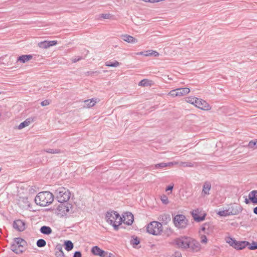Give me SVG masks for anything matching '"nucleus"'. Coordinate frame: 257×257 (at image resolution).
I'll list each match as a JSON object with an SVG mask.
<instances>
[{"mask_svg": "<svg viewBox=\"0 0 257 257\" xmlns=\"http://www.w3.org/2000/svg\"><path fill=\"white\" fill-rule=\"evenodd\" d=\"M177 164H178V163L176 162H169V163L162 162V163H160L159 164H157L155 165L154 166H152V167L153 169H162V168L167 167H171L174 165H176Z\"/></svg>", "mask_w": 257, "mask_h": 257, "instance_id": "nucleus-15", "label": "nucleus"}, {"mask_svg": "<svg viewBox=\"0 0 257 257\" xmlns=\"http://www.w3.org/2000/svg\"><path fill=\"white\" fill-rule=\"evenodd\" d=\"M201 242L202 243H206L207 242V239L205 235H202L201 237Z\"/></svg>", "mask_w": 257, "mask_h": 257, "instance_id": "nucleus-45", "label": "nucleus"}, {"mask_svg": "<svg viewBox=\"0 0 257 257\" xmlns=\"http://www.w3.org/2000/svg\"><path fill=\"white\" fill-rule=\"evenodd\" d=\"M36 244L39 247H43L46 245V242L43 239H39L37 241Z\"/></svg>", "mask_w": 257, "mask_h": 257, "instance_id": "nucleus-30", "label": "nucleus"}, {"mask_svg": "<svg viewBox=\"0 0 257 257\" xmlns=\"http://www.w3.org/2000/svg\"><path fill=\"white\" fill-rule=\"evenodd\" d=\"M173 189V185H169L166 188V191H172Z\"/></svg>", "mask_w": 257, "mask_h": 257, "instance_id": "nucleus-51", "label": "nucleus"}, {"mask_svg": "<svg viewBox=\"0 0 257 257\" xmlns=\"http://www.w3.org/2000/svg\"><path fill=\"white\" fill-rule=\"evenodd\" d=\"M250 201L253 204H257V190H252L248 194Z\"/></svg>", "mask_w": 257, "mask_h": 257, "instance_id": "nucleus-19", "label": "nucleus"}, {"mask_svg": "<svg viewBox=\"0 0 257 257\" xmlns=\"http://www.w3.org/2000/svg\"><path fill=\"white\" fill-rule=\"evenodd\" d=\"M27 245V242L21 237L14 239L13 243L11 246V249L15 253L19 254L24 251L25 247Z\"/></svg>", "mask_w": 257, "mask_h": 257, "instance_id": "nucleus-3", "label": "nucleus"}, {"mask_svg": "<svg viewBox=\"0 0 257 257\" xmlns=\"http://www.w3.org/2000/svg\"><path fill=\"white\" fill-rule=\"evenodd\" d=\"M148 2H150V3H155L156 1L155 0H149V1Z\"/></svg>", "mask_w": 257, "mask_h": 257, "instance_id": "nucleus-56", "label": "nucleus"}, {"mask_svg": "<svg viewBox=\"0 0 257 257\" xmlns=\"http://www.w3.org/2000/svg\"><path fill=\"white\" fill-rule=\"evenodd\" d=\"M230 215H237L240 213L242 210L241 206L237 204L230 205L228 208Z\"/></svg>", "mask_w": 257, "mask_h": 257, "instance_id": "nucleus-13", "label": "nucleus"}, {"mask_svg": "<svg viewBox=\"0 0 257 257\" xmlns=\"http://www.w3.org/2000/svg\"><path fill=\"white\" fill-rule=\"evenodd\" d=\"M250 200L248 199H247L246 197L245 198V200H244V202L246 204H248L250 203Z\"/></svg>", "mask_w": 257, "mask_h": 257, "instance_id": "nucleus-52", "label": "nucleus"}, {"mask_svg": "<svg viewBox=\"0 0 257 257\" xmlns=\"http://www.w3.org/2000/svg\"><path fill=\"white\" fill-rule=\"evenodd\" d=\"M48 44L49 48L51 46L56 45L57 44V41H54H54H48Z\"/></svg>", "mask_w": 257, "mask_h": 257, "instance_id": "nucleus-43", "label": "nucleus"}, {"mask_svg": "<svg viewBox=\"0 0 257 257\" xmlns=\"http://www.w3.org/2000/svg\"><path fill=\"white\" fill-rule=\"evenodd\" d=\"M100 17L105 19H109L111 18V15L110 14H102Z\"/></svg>", "mask_w": 257, "mask_h": 257, "instance_id": "nucleus-42", "label": "nucleus"}, {"mask_svg": "<svg viewBox=\"0 0 257 257\" xmlns=\"http://www.w3.org/2000/svg\"><path fill=\"white\" fill-rule=\"evenodd\" d=\"M108 257H115L114 255L111 253H109Z\"/></svg>", "mask_w": 257, "mask_h": 257, "instance_id": "nucleus-55", "label": "nucleus"}, {"mask_svg": "<svg viewBox=\"0 0 257 257\" xmlns=\"http://www.w3.org/2000/svg\"><path fill=\"white\" fill-rule=\"evenodd\" d=\"M226 241L231 246L233 247L236 249L241 250L244 249L245 247L248 246L249 242L247 241H237L234 238L228 237L226 239Z\"/></svg>", "mask_w": 257, "mask_h": 257, "instance_id": "nucleus-6", "label": "nucleus"}, {"mask_svg": "<svg viewBox=\"0 0 257 257\" xmlns=\"http://www.w3.org/2000/svg\"><path fill=\"white\" fill-rule=\"evenodd\" d=\"M165 217H166V218L167 219V215H165Z\"/></svg>", "mask_w": 257, "mask_h": 257, "instance_id": "nucleus-59", "label": "nucleus"}, {"mask_svg": "<svg viewBox=\"0 0 257 257\" xmlns=\"http://www.w3.org/2000/svg\"><path fill=\"white\" fill-rule=\"evenodd\" d=\"M38 46L42 49H47L49 48L48 41H44L39 42L38 44Z\"/></svg>", "mask_w": 257, "mask_h": 257, "instance_id": "nucleus-31", "label": "nucleus"}, {"mask_svg": "<svg viewBox=\"0 0 257 257\" xmlns=\"http://www.w3.org/2000/svg\"><path fill=\"white\" fill-rule=\"evenodd\" d=\"M188 220L182 214H177L173 218L175 226L179 229H184L188 225Z\"/></svg>", "mask_w": 257, "mask_h": 257, "instance_id": "nucleus-7", "label": "nucleus"}, {"mask_svg": "<svg viewBox=\"0 0 257 257\" xmlns=\"http://www.w3.org/2000/svg\"><path fill=\"white\" fill-rule=\"evenodd\" d=\"M211 184L209 182H206L203 186L202 194L203 195H209V191L211 189Z\"/></svg>", "mask_w": 257, "mask_h": 257, "instance_id": "nucleus-20", "label": "nucleus"}, {"mask_svg": "<svg viewBox=\"0 0 257 257\" xmlns=\"http://www.w3.org/2000/svg\"><path fill=\"white\" fill-rule=\"evenodd\" d=\"M42 152H45L48 153L50 154H61L63 153V151H61L60 149H44L42 151Z\"/></svg>", "mask_w": 257, "mask_h": 257, "instance_id": "nucleus-27", "label": "nucleus"}, {"mask_svg": "<svg viewBox=\"0 0 257 257\" xmlns=\"http://www.w3.org/2000/svg\"><path fill=\"white\" fill-rule=\"evenodd\" d=\"M189 242H190L188 243V247H187V248H189L190 250L193 252H197L200 250L201 248V245L198 241L190 237Z\"/></svg>", "mask_w": 257, "mask_h": 257, "instance_id": "nucleus-9", "label": "nucleus"}, {"mask_svg": "<svg viewBox=\"0 0 257 257\" xmlns=\"http://www.w3.org/2000/svg\"><path fill=\"white\" fill-rule=\"evenodd\" d=\"M54 200V195L49 191L39 192L35 198L36 203L41 206H46Z\"/></svg>", "mask_w": 257, "mask_h": 257, "instance_id": "nucleus-1", "label": "nucleus"}, {"mask_svg": "<svg viewBox=\"0 0 257 257\" xmlns=\"http://www.w3.org/2000/svg\"><path fill=\"white\" fill-rule=\"evenodd\" d=\"M55 194L56 199L60 203H64L68 201L71 195L69 190L63 187L56 189Z\"/></svg>", "mask_w": 257, "mask_h": 257, "instance_id": "nucleus-4", "label": "nucleus"}, {"mask_svg": "<svg viewBox=\"0 0 257 257\" xmlns=\"http://www.w3.org/2000/svg\"><path fill=\"white\" fill-rule=\"evenodd\" d=\"M197 98L195 97H189L187 98L186 101L195 106V102L197 101Z\"/></svg>", "mask_w": 257, "mask_h": 257, "instance_id": "nucleus-35", "label": "nucleus"}, {"mask_svg": "<svg viewBox=\"0 0 257 257\" xmlns=\"http://www.w3.org/2000/svg\"><path fill=\"white\" fill-rule=\"evenodd\" d=\"M68 207H67L66 211H68Z\"/></svg>", "mask_w": 257, "mask_h": 257, "instance_id": "nucleus-58", "label": "nucleus"}, {"mask_svg": "<svg viewBox=\"0 0 257 257\" xmlns=\"http://www.w3.org/2000/svg\"><path fill=\"white\" fill-rule=\"evenodd\" d=\"M152 56H154L155 57H158L159 56V53L157 52V51L152 50Z\"/></svg>", "mask_w": 257, "mask_h": 257, "instance_id": "nucleus-50", "label": "nucleus"}, {"mask_svg": "<svg viewBox=\"0 0 257 257\" xmlns=\"http://www.w3.org/2000/svg\"><path fill=\"white\" fill-rule=\"evenodd\" d=\"M190 91V89L187 87L179 88L176 89L178 96H182L186 95L189 93Z\"/></svg>", "mask_w": 257, "mask_h": 257, "instance_id": "nucleus-21", "label": "nucleus"}, {"mask_svg": "<svg viewBox=\"0 0 257 257\" xmlns=\"http://www.w3.org/2000/svg\"><path fill=\"white\" fill-rule=\"evenodd\" d=\"M143 1L145 2H148L149 1V0H143Z\"/></svg>", "mask_w": 257, "mask_h": 257, "instance_id": "nucleus-57", "label": "nucleus"}, {"mask_svg": "<svg viewBox=\"0 0 257 257\" xmlns=\"http://www.w3.org/2000/svg\"><path fill=\"white\" fill-rule=\"evenodd\" d=\"M92 253L95 255H98L100 257H106L107 255V252L101 249L97 246H93L91 249Z\"/></svg>", "mask_w": 257, "mask_h": 257, "instance_id": "nucleus-14", "label": "nucleus"}, {"mask_svg": "<svg viewBox=\"0 0 257 257\" xmlns=\"http://www.w3.org/2000/svg\"><path fill=\"white\" fill-rule=\"evenodd\" d=\"M192 216L194 219V220L196 222H201L205 219L206 214H204L202 216H199L198 215V210H193L191 212Z\"/></svg>", "mask_w": 257, "mask_h": 257, "instance_id": "nucleus-16", "label": "nucleus"}, {"mask_svg": "<svg viewBox=\"0 0 257 257\" xmlns=\"http://www.w3.org/2000/svg\"><path fill=\"white\" fill-rule=\"evenodd\" d=\"M255 146L257 148V141L252 140L250 141L248 144V147L249 148H253Z\"/></svg>", "mask_w": 257, "mask_h": 257, "instance_id": "nucleus-36", "label": "nucleus"}, {"mask_svg": "<svg viewBox=\"0 0 257 257\" xmlns=\"http://www.w3.org/2000/svg\"><path fill=\"white\" fill-rule=\"evenodd\" d=\"M150 84V81L147 79H144L142 80L139 83V86H145Z\"/></svg>", "mask_w": 257, "mask_h": 257, "instance_id": "nucleus-34", "label": "nucleus"}, {"mask_svg": "<svg viewBox=\"0 0 257 257\" xmlns=\"http://www.w3.org/2000/svg\"><path fill=\"white\" fill-rule=\"evenodd\" d=\"M195 106L202 110H208L211 109L210 105L206 101L202 99L197 98V101H195Z\"/></svg>", "mask_w": 257, "mask_h": 257, "instance_id": "nucleus-10", "label": "nucleus"}, {"mask_svg": "<svg viewBox=\"0 0 257 257\" xmlns=\"http://www.w3.org/2000/svg\"><path fill=\"white\" fill-rule=\"evenodd\" d=\"M105 218L106 221L112 225L115 230L118 229V226L122 222V218L119 213L115 211H109L106 213Z\"/></svg>", "mask_w": 257, "mask_h": 257, "instance_id": "nucleus-2", "label": "nucleus"}, {"mask_svg": "<svg viewBox=\"0 0 257 257\" xmlns=\"http://www.w3.org/2000/svg\"><path fill=\"white\" fill-rule=\"evenodd\" d=\"M55 255L56 257H65V254L63 251L62 245L58 243L56 245L55 248Z\"/></svg>", "mask_w": 257, "mask_h": 257, "instance_id": "nucleus-17", "label": "nucleus"}, {"mask_svg": "<svg viewBox=\"0 0 257 257\" xmlns=\"http://www.w3.org/2000/svg\"><path fill=\"white\" fill-rule=\"evenodd\" d=\"M131 244L133 245H138L140 243V239L137 237L133 236V239L131 240Z\"/></svg>", "mask_w": 257, "mask_h": 257, "instance_id": "nucleus-37", "label": "nucleus"}, {"mask_svg": "<svg viewBox=\"0 0 257 257\" xmlns=\"http://www.w3.org/2000/svg\"><path fill=\"white\" fill-rule=\"evenodd\" d=\"M40 232L46 235H49L52 232V230L49 226H42L40 228Z\"/></svg>", "mask_w": 257, "mask_h": 257, "instance_id": "nucleus-24", "label": "nucleus"}, {"mask_svg": "<svg viewBox=\"0 0 257 257\" xmlns=\"http://www.w3.org/2000/svg\"><path fill=\"white\" fill-rule=\"evenodd\" d=\"M95 73H97V72L89 71H87V72H85V74L86 76H89V75H92L93 74H94Z\"/></svg>", "mask_w": 257, "mask_h": 257, "instance_id": "nucleus-48", "label": "nucleus"}, {"mask_svg": "<svg viewBox=\"0 0 257 257\" xmlns=\"http://www.w3.org/2000/svg\"><path fill=\"white\" fill-rule=\"evenodd\" d=\"M210 223H205L202 225L201 227V230L204 232L205 233H208L209 232V227H210Z\"/></svg>", "mask_w": 257, "mask_h": 257, "instance_id": "nucleus-29", "label": "nucleus"}, {"mask_svg": "<svg viewBox=\"0 0 257 257\" xmlns=\"http://www.w3.org/2000/svg\"><path fill=\"white\" fill-rule=\"evenodd\" d=\"M73 257H82L81 252L80 251H75Z\"/></svg>", "mask_w": 257, "mask_h": 257, "instance_id": "nucleus-46", "label": "nucleus"}, {"mask_svg": "<svg viewBox=\"0 0 257 257\" xmlns=\"http://www.w3.org/2000/svg\"><path fill=\"white\" fill-rule=\"evenodd\" d=\"M180 165L182 166H183V167H192L194 166L193 164H192V163H191L190 162H181V163H180Z\"/></svg>", "mask_w": 257, "mask_h": 257, "instance_id": "nucleus-40", "label": "nucleus"}, {"mask_svg": "<svg viewBox=\"0 0 257 257\" xmlns=\"http://www.w3.org/2000/svg\"><path fill=\"white\" fill-rule=\"evenodd\" d=\"M168 95H170L173 97L178 96V94H177V93L176 91V89L171 90L169 92Z\"/></svg>", "mask_w": 257, "mask_h": 257, "instance_id": "nucleus-41", "label": "nucleus"}, {"mask_svg": "<svg viewBox=\"0 0 257 257\" xmlns=\"http://www.w3.org/2000/svg\"><path fill=\"white\" fill-rule=\"evenodd\" d=\"M105 65L107 67H116L120 65V63L116 60L113 62L108 61L105 62Z\"/></svg>", "mask_w": 257, "mask_h": 257, "instance_id": "nucleus-28", "label": "nucleus"}, {"mask_svg": "<svg viewBox=\"0 0 257 257\" xmlns=\"http://www.w3.org/2000/svg\"><path fill=\"white\" fill-rule=\"evenodd\" d=\"M248 248L250 250H255L257 249V242L252 241L251 244L249 242L248 244Z\"/></svg>", "mask_w": 257, "mask_h": 257, "instance_id": "nucleus-33", "label": "nucleus"}, {"mask_svg": "<svg viewBox=\"0 0 257 257\" xmlns=\"http://www.w3.org/2000/svg\"><path fill=\"white\" fill-rule=\"evenodd\" d=\"M83 58L81 56L77 57L72 59V61L73 63H76L81 60H82Z\"/></svg>", "mask_w": 257, "mask_h": 257, "instance_id": "nucleus-44", "label": "nucleus"}, {"mask_svg": "<svg viewBox=\"0 0 257 257\" xmlns=\"http://www.w3.org/2000/svg\"><path fill=\"white\" fill-rule=\"evenodd\" d=\"M161 200L162 203L164 204H168L169 203L168 198L165 195H163L161 196Z\"/></svg>", "mask_w": 257, "mask_h": 257, "instance_id": "nucleus-38", "label": "nucleus"}, {"mask_svg": "<svg viewBox=\"0 0 257 257\" xmlns=\"http://www.w3.org/2000/svg\"><path fill=\"white\" fill-rule=\"evenodd\" d=\"M13 227L19 231H23L26 229V223L21 219H18L14 221Z\"/></svg>", "mask_w": 257, "mask_h": 257, "instance_id": "nucleus-11", "label": "nucleus"}, {"mask_svg": "<svg viewBox=\"0 0 257 257\" xmlns=\"http://www.w3.org/2000/svg\"><path fill=\"white\" fill-rule=\"evenodd\" d=\"M19 201L20 202L22 201L25 204L24 205L25 207L29 206V203L27 197H21Z\"/></svg>", "mask_w": 257, "mask_h": 257, "instance_id": "nucleus-39", "label": "nucleus"}, {"mask_svg": "<svg viewBox=\"0 0 257 257\" xmlns=\"http://www.w3.org/2000/svg\"><path fill=\"white\" fill-rule=\"evenodd\" d=\"M96 100L97 99L93 98L90 99L85 100L84 101V102L87 107L90 108L95 104Z\"/></svg>", "mask_w": 257, "mask_h": 257, "instance_id": "nucleus-25", "label": "nucleus"}, {"mask_svg": "<svg viewBox=\"0 0 257 257\" xmlns=\"http://www.w3.org/2000/svg\"><path fill=\"white\" fill-rule=\"evenodd\" d=\"M121 218H122V222L128 225H132L133 223L134 215L131 212H125Z\"/></svg>", "mask_w": 257, "mask_h": 257, "instance_id": "nucleus-12", "label": "nucleus"}, {"mask_svg": "<svg viewBox=\"0 0 257 257\" xmlns=\"http://www.w3.org/2000/svg\"><path fill=\"white\" fill-rule=\"evenodd\" d=\"M190 240V237H181L175 239V244L180 248H187Z\"/></svg>", "mask_w": 257, "mask_h": 257, "instance_id": "nucleus-8", "label": "nucleus"}, {"mask_svg": "<svg viewBox=\"0 0 257 257\" xmlns=\"http://www.w3.org/2000/svg\"><path fill=\"white\" fill-rule=\"evenodd\" d=\"M33 56L32 55H23L18 57L17 61H20L23 63H25L32 58Z\"/></svg>", "mask_w": 257, "mask_h": 257, "instance_id": "nucleus-22", "label": "nucleus"}, {"mask_svg": "<svg viewBox=\"0 0 257 257\" xmlns=\"http://www.w3.org/2000/svg\"><path fill=\"white\" fill-rule=\"evenodd\" d=\"M253 212L255 214L257 215V206H256V207H254V208H253Z\"/></svg>", "mask_w": 257, "mask_h": 257, "instance_id": "nucleus-53", "label": "nucleus"}, {"mask_svg": "<svg viewBox=\"0 0 257 257\" xmlns=\"http://www.w3.org/2000/svg\"><path fill=\"white\" fill-rule=\"evenodd\" d=\"M33 119L31 118H28L26 119L25 121L21 122L19 125L18 126V128L19 130H21L27 126H28L31 122L33 121Z\"/></svg>", "mask_w": 257, "mask_h": 257, "instance_id": "nucleus-23", "label": "nucleus"}, {"mask_svg": "<svg viewBox=\"0 0 257 257\" xmlns=\"http://www.w3.org/2000/svg\"><path fill=\"white\" fill-rule=\"evenodd\" d=\"M152 50H150L146 51L145 54H144V55L146 56H152Z\"/></svg>", "mask_w": 257, "mask_h": 257, "instance_id": "nucleus-49", "label": "nucleus"}, {"mask_svg": "<svg viewBox=\"0 0 257 257\" xmlns=\"http://www.w3.org/2000/svg\"><path fill=\"white\" fill-rule=\"evenodd\" d=\"M2 170V168H0V171H1Z\"/></svg>", "mask_w": 257, "mask_h": 257, "instance_id": "nucleus-60", "label": "nucleus"}, {"mask_svg": "<svg viewBox=\"0 0 257 257\" xmlns=\"http://www.w3.org/2000/svg\"><path fill=\"white\" fill-rule=\"evenodd\" d=\"M162 230V224L158 221H152L147 227V232L154 235H159Z\"/></svg>", "mask_w": 257, "mask_h": 257, "instance_id": "nucleus-5", "label": "nucleus"}, {"mask_svg": "<svg viewBox=\"0 0 257 257\" xmlns=\"http://www.w3.org/2000/svg\"><path fill=\"white\" fill-rule=\"evenodd\" d=\"M121 39L127 43L135 44L138 42L137 39L128 35H124L121 36Z\"/></svg>", "mask_w": 257, "mask_h": 257, "instance_id": "nucleus-18", "label": "nucleus"}, {"mask_svg": "<svg viewBox=\"0 0 257 257\" xmlns=\"http://www.w3.org/2000/svg\"><path fill=\"white\" fill-rule=\"evenodd\" d=\"M62 205L61 206H59L58 207V209L59 210V211H61L62 210Z\"/></svg>", "mask_w": 257, "mask_h": 257, "instance_id": "nucleus-54", "label": "nucleus"}, {"mask_svg": "<svg viewBox=\"0 0 257 257\" xmlns=\"http://www.w3.org/2000/svg\"><path fill=\"white\" fill-rule=\"evenodd\" d=\"M220 216H227L230 215L228 209L219 211L217 213Z\"/></svg>", "mask_w": 257, "mask_h": 257, "instance_id": "nucleus-32", "label": "nucleus"}, {"mask_svg": "<svg viewBox=\"0 0 257 257\" xmlns=\"http://www.w3.org/2000/svg\"><path fill=\"white\" fill-rule=\"evenodd\" d=\"M64 245L65 246V249L68 251L71 250L74 247V244L71 240L65 241Z\"/></svg>", "mask_w": 257, "mask_h": 257, "instance_id": "nucleus-26", "label": "nucleus"}, {"mask_svg": "<svg viewBox=\"0 0 257 257\" xmlns=\"http://www.w3.org/2000/svg\"><path fill=\"white\" fill-rule=\"evenodd\" d=\"M50 104V102L48 100H45L41 102V104L42 106H47Z\"/></svg>", "mask_w": 257, "mask_h": 257, "instance_id": "nucleus-47", "label": "nucleus"}]
</instances>
